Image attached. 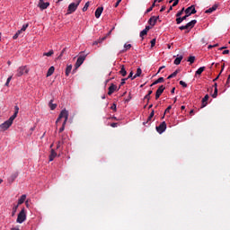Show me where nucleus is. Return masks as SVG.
<instances>
[{
    "mask_svg": "<svg viewBox=\"0 0 230 230\" xmlns=\"http://www.w3.org/2000/svg\"><path fill=\"white\" fill-rule=\"evenodd\" d=\"M67 119H69V111L66 109L62 110L56 120V125H62L59 128V133L64 132L66 130V124L67 123Z\"/></svg>",
    "mask_w": 230,
    "mask_h": 230,
    "instance_id": "obj_1",
    "label": "nucleus"
},
{
    "mask_svg": "<svg viewBox=\"0 0 230 230\" xmlns=\"http://www.w3.org/2000/svg\"><path fill=\"white\" fill-rule=\"evenodd\" d=\"M82 0H75V2L71 3L68 5L66 15H71V13H75V11L78 10V6H80Z\"/></svg>",
    "mask_w": 230,
    "mask_h": 230,
    "instance_id": "obj_2",
    "label": "nucleus"
},
{
    "mask_svg": "<svg viewBox=\"0 0 230 230\" xmlns=\"http://www.w3.org/2000/svg\"><path fill=\"white\" fill-rule=\"evenodd\" d=\"M17 224H22L23 222H26V209L22 208L20 213L18 214Z\"/></svg>",
    "mask_w": 230,
    "mask_h": 230,
    "instance_id": "obj_3",
    "label": "nucleus"
},
{
    "mask_svg": "<svg viewBox=\"0 0 230 230\" xmlns=\"http://www.w3.org/2000/svg\"><path fill=\"white\" fill-rule=\"evenodd\" d=\"M28 73H30V69H28V66H22L16 70V76L21 77L22 76V75H28Z\"/></svg>",
    "mask_w": 230,
    "mask_h": 230,
    "instance_id": "obj_4",
    "label": "nucleus"
},
{
    "mask_svg": "<svg viewBox=\"0 0 230 230\" xmlns=\"http://www.w3.org/2000/svg\"><path fill=\"white\" fill-rule=\"evenodd\" d=\"M85 58H87V55H82L80 54L76 62H75V69H78V67H80V66H82V64H84V62H85Z\"/></svg>",
    "mask_w": 230,
    "mask_h": 230,
    "instance_id": "obj_5",
    "label": "nucleus"
},
{
    "mask_svg": "<svg viewBox=\"0 0 230 230\" xmlns=\"http://www.w3.org/2000/svg\"><path fill=\"white\" fill-rule=\"evenodd\" d=\"M12 125H13V123L7 119L0 125V128L1 130H3V132H4L8 130L12 127Z\"/></svg>",
    "mask_w": 230,
    "mask_h": 230,
    "instance_id": "obj_6",
    "label": "nucleus"
},
{
    "mask_svg": "<svg viewBox=\"0 0 230 230\" xmlns=\"http://www.w3.org/2000/svg\"><path fill=\"white\" fill-rule=\"evenodd\" d=\"M185 13L187 17H190V15H193L194 13H197V9H195V5H190L185 10Z\"/></svg>",
    "mask_w": 230,
    "mask_h": 230,
    "instance_id": "obj_7",
    "label": "nucleus"
},
{
    "mask_svg": "<svg viewBox=\"0 0 230 230\" xmlns=\"http://www.w3.org/2000/svg\"><path fill=\"white\" fill-rule=\"evenodd\" d=\"M166 130V122L163 121L158 127H156V131L158 134H163Z\"/></svg>",
    "mask_w": 230,
    "mask_h": 230,
    "instance_id": "obj_8",
    "label": "nucleus"
},
{
    "mask_svg": "<svg viewBox=\"0 0 230 230\" xmlns=\"http://www.w3.org/2000/svg\"><path fill=\"white\" fill-rule=\"evenodd\" d=\"M38 6L40 10H46L49 6V2H44V0H40Z\"/></svg>",
    "mask_w": 230,
    "mask_h": 230,
    "instance_id": "obj_9",
    "label": "nucleus"
},
{
    "mask_svg": "<svg viewBox=\"0 0 230 230\" xmlns=\"http://www.w3.org/2000/svg\"><path fill=\"white\" fill-rule=\"evenodd\" d=\"M164 89H166L164 85L159 86V88L156 90V93H155V100H159V98L161 97V94L164 93Z\"/></svg>",
    "mask_w": 230,
    "mask_h": 230,
    "instance_id": "obj_10",
    "label": "nucleus"
},
{
    "mask_svg": "<svg viewBox=\"0 0 230 230\" xmlns=\"http://www.w3.org/2000/svg\"><path fill=\"white\" fill-rule=\"evenodd\" d=\"M158 19H159V16H152L148 20V24H150V26H155V24L157 23Z\"/></svg>",
    "mask_w": 230,
    "mask_h": 230,
    "instance_id": "obj_11",
    "label": "nucleus"
},
{
    "mask_svg": "<svg viewBox=\"0 0 230 230\" xmlns=\"http://www.w3.org/2000/svg\"><path fill=\"white\" fill-rule=\"evenodd\" d=\"M117 89H118V86L114 84H111V86L108 89L109 96H111L114 93V91H116Z\"/></svg>",
    "mask_w": 230,
    "mask_h": 230,
    "instance_id": "obj_12",
    "label": "nucleus"
},
{
    "mask_svg": "<svg viewBox=\"0 0 230 230\" xmlns=\"http://www.w3.org/2000/svg\"><path fill=\"white\" fill-rule=\"evenodd\" d=\"M102 13H103V7H98L95 11L96 19H100V17H102Z\"/></svg>",
    "mask_w": 230,
    "mask_h": 230,
    "instance_id": "obj_13",
    "label": "nucleus"
},
{
    "mask_svg": "<svg viewBox=\"0 0 230 230\" xmlns=\"http://www.w3.org/2000/svg\"><path fill=\"white\" fill-rule=\"evenodd\" d=\"M195 24H197V20H192L186 23L185 26H187V30H191V28H195Z\"/></svg>",
    "mask_w": 230,
    "mask_h": 230,
    "instance_id": "obj_14",
    "label": "nucleus"
},
{
    "mask_svg": "<svg viewBox=\"0 0 230 230\" xmlns=\"http://www.w3.org/2000/svg\"><path fill=\"white\" fill-rule=\"evenodd\" d=\"M218 8V4H215L212 7L205 11V13H213Z\"/></svg>",
    "mask_w": 230,
    "mask_h": 230,
    "instance_id": "obj_15",
    "label": "nucleus"
},
{
    "mask_svg": "<svg viewBox=\"0 0 230 230\" xmlns=\"http://www.w3.org/2000/svg\"><path fill=\"white\" fill-rule=\"evenodd\" d=\"M55 157H57V152H55V149H51L50 155L49 156V162L51 163V161H54Z\"/></svg>",
    "mask_w": 230,
    "mask_h": 230,
    "instance_id": "obj_16",
    "label": "nucleus"
},
{
    "mask_svg": "<svg viewBox=\"0 0 230 230\" xmlns=\"http://www.w3.org/2000/svg\"><path fill=\"white\" fill-rule=\"evenodd\" d=\"M119 73V75H121V76H127V70L125 69V65L120 66V70Z\"/></svg>",
    "mask_w": 230,
    "mask_h": 230,
    "instance_id": "obj_17",
    "label": "nucleus"
},
{
    "mask_svg": "<svg viewBox=\"0 0 230 230\" xmlns=\"http://www.w3.org/2000/svg\"><path fill=\"white\" fill-rule=\"evenodd\" d=\"M17 177H19V172H14L10 176V178L8 179V181L13 182V181H15Z\"/></svg>",
    "mask_w": 230,
    "mask_h": 230,
    "instance_id": "obj_18",
    "label": "nucleus"
},
{
    "mask_svg": "<svg viewBox=\"0 0 230 230\" xmlns=\"http://www.w3.org/2000/svg\"><path fill=\"white\" fill-rule=\"evenodd\" d=\"M163 82H164V77H159L151 84V87H153V85H157V84H163Z\"/></svg>",
    "mask_w": 230,
    "mask_h": 230,
    "instance_id": "obj_19",
    "label": "nucleus"
},
{
    "mask_svg": "<svg viewBox=\"0 0 230 230\" xmlns=\"http://www.w3.org/2000/svg\"><path fill=\"white\" fill-rule=\"evenodd\" d=\"M25 200H26V194H23L18 199V206H21V204H24Z\"/></svg>",
    "mask_w": 230,
    "mask_h": 230,
    "instance_id": "obj_20",
    "label": "nucleus"
},
{
    "mask_svg": "<svg viewBox=\"0 0 230 230\" xmlns=\"http://www.w3.org/2000/svg\"><path fill=\"white\" fill-rule=\"evenodd\" d=\"M73 69V65H67L66 68V75L69 76L71 75V71Z\"/></svg>",
    "mask_w": 230,
    "mask_h": 230,
    "instance_id": "obj_21",
    "label": "nucleus"
},
{
    "mask_svg": "<svg viewBox=\"0 0 230 230\" xmlns=\"http://www.w3.org/2000/svg\"><path fill=\"white\" fill-rule=\"evenodd\" d=\"M209 100V95H205L202 99V107H206L208 105V101Z\"/></svg>",
    "mask_w": 230,
    "mask_h": 230,
    "instance_id": "obj_22",
    "label": "nucleus"
},
{
    "mask_svg": "<svg viewBox=\"0 0 230 230\" xmlns=\"http://www.w3.org/2000/svg\"><path fill=\"white\" fill-rule=\"evenodd\" d=\"M55 73V66H50L47 72V76H51Z\"/></svg>",
    "mask_w": 230,
    "mask_h": 230,
    "instance_id": "obj_23",
    "label": "nucleus"
},
{
    "mask_svg": "<svg viewBox=\"0 0 230 230\" xmlns=\"http://www.w3.org/2000/svg\"><path fill=\"white\" fill-rule=\"evenodd\" d=\"M130 48H132V44L130 43H126L124 45V49H122V53H125V51H128V49H130Z\"/></svg>",
    "mask_w": 230,
    "mask_h": 230,
    "instance_id": "obj_24",
    "label": "nucleus"
},
{
    "mask_svg": "<svg viewBox=\"0 0 230 230\" xmlns=\"http://www.w3.org/2000/svg\"><path fill=\"white\" fill-rule=\"evenodd\" d=\"M49 107L50 111H55V109H57V104L53 103V100H50V102L49 103Z\"/></svg>",
    "mask_w": 230,
    "mask_h": 230,
    "instance_id": "obj_25",
    "label": "nucleus"
},
{
    "mask_svg": "<svg viewBox=\"0 0 230 230\" xmlns=\"http://www.w3.org/2000/svg\"><path fill=\"white\" fill-rule=\"evenodd\" d=\"M142 73H143V70H141V67H138L137 69V73H136V75H134L133 78H137V77L141 76Z\"/></svg>",
    "mask_w": 230,
    "mask_h": 230,
    "instance_id": "obj_26",
    "label": "nucleus"
},
{
    "mask_svg": "<svg viewBox=\"0 0 230 230\" xmlns=\"http://www.w3.org/2000/svg\"><path fill=\"white\" fill-rule=\"evenodd\" d=\"M181 62H182V56H180L174 59L175 66H179V64H181Z\"/></svg>",
    "mask_w": 230,
    "mask_h": 230,
    "instance_id": "obj_27",
    "label": "nucleus"
},
{
    "mask_svg": "<svg viewBox=\"0 0 230 230\" xmlns=\"http://www.w3.org/2000/svg\"><path fill=\"white\" fill-rule=\"evenodd\" d=\"M206 69V66H200L197 71H196V75H202L204 73V70Z\"/></svg>",
    "mask_w": 230,
    "mask_h": 230,
    "instance_id": "obj_28",
    "label": "nucleus"
},
{
    "mask_svg": "<svg viewBox=\"0 0 230 230\" xmlns=\"http://www.w3.org/2000/svg\"><path fill=\"white\" fill-rule=\"evenodd\" d=\"M55 51H53V49H50L49 52H44L43 57H52Z\"/></svg>",
    "mask_w": 230,
    "mask_h": 230,
    "instance_id": "obj_29",
    "label": "nucleus"
},
{
    "mask_svg": "<svg viewBox=\"0 0 230 230\" xmlns=\"http://www.w3.org/2000/svg\"><path fill=\"white\" fill-rule=\"evenodd\" d=\"M179 74V70H175L172 74H171L167 78L168 80L172 79V78H175V76H177V75Z\"/></svg>",
    "mask_w": 230,
    "mask_h": 230,
    "instance_id": "obj_30",
    "label": "nucleus"
},
{
    "mask_svg": "<svg viewBox=\"0 0 230 230\" xmlns=\"http://www.w3.org/2000/svg\"><path fill=\"white\" fill-rule=\"evenodd\" d=\"M15 118H17V113H13V114L8 119V120H10L11 122L13 123V120L15 119Z\"/></svg>",
    "mask_w": 230,
    "mask_h": 230,
    "instance_id": "obj_31",
    "label": "nucleus"
},
{
    "mask_svg": "<svg viewBox=\"0 0 230 230\" xmlns=\"http://www.w3.org/2000/svg\"><path fill=\"white\" fill-rule=\"evenodd\" d=\"M154 115H155V111H152L149 117L147 118L146 123H148V121H152V118H154Z\"/></svg>",
    "mask_w": 230,
    "mask_h": 230,
    "instance_id": "obj_32",
    "label": "nucleus"
},
{
    "mask_svg": "<svg viewBox=\"0 0 230 230\" xmlns=\"http://www.w3.org/2000/svg\"><path fill=\"white\" fill-rule=\"evenodd\" d=\"M188 62H190V64H193L195 62V57L194 56L189 57Z\"/></svg>",
    "mask_w": 230,
    "mask_h": 230,
    "instance_id": "obj_33",
    "label": "nucleus"
},
{
    "mask_svg": "<svg viewBox=\"0 0 230 230\" xmlns=\"http://www.w3.org/2000/svg\"><path fill=\"white\" fill-rule=\"evenodd\" d=\"M89 4H90L89 2L85 3L84 6L83 7V12H87V10L89 9Z\"/></svg>",
    "mask_w": 230,
    "mask_h": 230,
    "instance_id": "obj_34",
    "label": "nucleus"
},
{
    "mask_svg": "<svg viewBox=\"0 0 230 230\" xmlns=\"http://www.w3.org/2000/svg\"><path fill=\"white\" fill-rule=\"evenodd\" d=\"M218 96V88H215L214 93L212 94V98H217Z\"/></svg>",
    "mask_w": 230,
    "mask_h": 230,
    "instance_id": "obj_35",
    "label": "nucleus"
},
{
    "mask_svg": "<svg viewBox=\"0 0 230 230\" xmlns=\"http://www.w3.org/2000/svg\"><path fill=\"white\" fill-rule=\"evenodd\" d=\"M183 22L182 17L179 16L176 18V24H181Z\"/></svg>",
    "mask_w": 230,
    "mask_h": 230,
    "instance_id": "obj_36",
    "label": "nucleus"
},
{
    "mask_svg": "<svg viewBox=\"0 0 230 230\" xmlns=\"http://www.w3.org/2000/svg\"><path fill=\"white\" fill-rule=\"evenodd\" d=\"M169 3H172V6H177V4H179V0H170Z\"/></svg>",
    "mask_w": 230,
    "mask_h": 230,
    "instance_id": "obj_37",
    "label": "nucleus"
},
{
    "mask_svg": "<svg viewBox=\"0 0 230 230\" xmlns=\"http://www.w3.org/2000/svg\"><path fill=\"white\" fill-rule=\"evenodd\" d=\"M127 78H128H128H130L131 80H136V78H134V72L131 71Z\"/></svg>",
    "mask_w": 230,
    "mask_h": 230,
    "instance_id": "obj_38",
    "label": "nucleus"
},
{
    "mask_svg": "<svg viewBox=\"0 0 230 230\" xmlns=\"http://www.w3.org/2000/svg\"><path fill=\"white\" fill-rule=\"evenodd\" d=\"M182 13H184V7L176 13V17H181V15H182Z\"/></svg>",
    "mask_w": 230,
    "mask_h": 230,
    "instance_id": "obj_39",
    "label": "nucleus"
},
{
    "mask_svg": "<svg viewBox=\"0 0 230 230\" xmlns=\"http://www.w3.org/2000/svg\"><path fill=\"white\" fill-rule=\"evenodd\" d=\"M10 82H12V76H9L5 82V86L8 87L10 85Z\"/></svg>",
    "mask_w": 230,
    "mask_h": 230,
    "instance_id": "obj_40",
    "label": "nucleus"
},
{
    "mask_svg": "<svg viewBox=\"0 0 230 230\" xmlns=\"http://www.w3.org/2000/svg\"><path fill=\"white\" fill-rule=\"evenodd\" d=\"M148 32L145 30H143L141 32H140V37L141 39H144V36L146 35Z\"/></svg>",
    "mask_w": 230,
    "mask_h": 230,
    "instance_id": "obj_41",
    "label": "nucleus"
},
{
    "mask_svg": "<svg viewBox=\"0 0 230 230\" xmlns=\"http://www.w3.org/2000/svg\"><path fill=\"white\" fill-rule=\"evenodd\" d=\"M28 26H29L28 23L27 24H23L22 29H21V31H26V30L28 29Z\"/></svg>",
    "mask_w": 230,
    "mask_h": 230,
    "instance_id": "obj_42",
    "label": "nucleus"
},
{
    "mask_svg": "<svg viewBox=\"0 0 230 230\" xmlns=\"http://www.w3.org/2000/svg\"><path fill=\"white\" fill-rule=\"evenodd\" d=\"M180 85H181V87H188V84L184 81H180Z\"/></svg>",
    "mask_w": 230,
    "mask_h": 230,
    "instance_id": "obj_43",
    "label": "nucleus"
},
{
    "mask_svg": "<svg viewBox=\"0 0 230 230\" xmlns=\"http://www.w3.org/2000/svg\"><path fill=\"white\" fill-rule=\"evenodd\" d=\"M111 111H114V112H116L117 111V107H116V103H113L111 107Z\"/></svg>",
    "mask_w": 230,
    "mask_h": 230,
    "instance_id": "obj_44",
    "label": "nucleus"
},
{
    "mask_svg": "<svg viewBox=\"0 0 230 230\" xmlns=\"http://www.w3.org/2000/svg\"><path fill=\"white\" fill-rule=\"evenodd\" d=\"M127 80H128V78L121 79L120 85H125V84H126Z\"/></svg>",
    "mask_w": 230,
    "mask_h": 230,
    "instance_id": "obj_45",
    "label": "nucleus"
},
{
    "mask_svg": "<svg viewBox=\"0 0 230 230\" xmlns=\"http://www.w3.org/2000/svg\"><path fill=\"white\" fill-rule=\"evenodd\" d=\"M179 30H188V27L186 25H181L179 27Z\"/></svg>",
    "mask_w": 230,
    "mask_h": 230,
    "instance_id": "obj_46",
    "label": "nucleus"
},
{
    "mask_svg": "<svg viewBox=\"0 0 230 230\" xmlns=\"http://www.w3.org/2000/svg\"><path fill=\"white\" fill-rule=\"evenodd\" d=\"M154 46H155V39L151 40V48H154Z\"/></svg>",
    "mask_w": 230,
    "mask_h": 230,
    "instance_id": "obj_47",
    "label": "nucleus"
},
{
    "mask_svg": "<svg viewBox=\"0 0 230 230\" xmlns=\"http://www.w3.org/2000/svg\"><path fill=\"white\" fill-rule=\"evenodd\" d=\"M60 146H62V142L61 141H58L57 143V149L60 148Z\"/></svg>",
    "mask_w": 230,
    "mask_h": 230,
    "instance_id": "obj_48",
    "label": "nucleus"
},
{
    "mask_svg": "<svg viewBox=\"0 0 230 230\" xmlns=\"http://www.w3.org/2000/svg\"><path fill=\"white\" fill-rule=\"evenodd\" d=\"M111 127H112V128H116V127H118V123L113 122L111 124Z\"/></svg>",
    "mask_w": 230,
    "mask_h": 230,
    "instance_id": "obj_49",
    "label": "nucleus"
},
{
    "mask_svg": "<svg viewBox=\"0 0 230 230\" xmlns=\"http://www.w3.org/2000/svg\"><path fill=\"white\" fill-rule=\"evenodd\" d=\"M14 110H15L14 113L19 114V106H14Z\"/></svg>",
    "mask_w": 230,
    "mask_h": 230,
    "instance_id": "obj_50",
    "label": "nucleus"
},
{
    "mask_svg": "<svg viewBox=\"0 0 230 230\" xmlns=\"http://www.w3.org/2000/svg\"><path fill=\"white\" fill-rule=\"evenodd\" d=\"M151 28H152V27H150V26H146V28L144 29V31L148 33V31H150V29H151Z\"/></svg>",
    "mask_w": 230,
    "mask_h": 230,
    "instance_id": "obj_51",
    "label": "nucleus"
},
{
    "mask_svg": "<svg viewBox=\"0 0 230 230\" xmlns=\"http://www.w3.org/2000/svg\"><path fill=\"white\" fill-rule=\"evenodd\" d=\"M152 10H154L152 7H149L148 9H146V13H150V12H152Z\"/></svg>",
    "mask_w": 230,
    "mask_h": 230,
    "instance_id": "obj_52",
    "label": "nucleus"
},
{
    "mask_svg": "<svg viewBox=\"0 0 230 230\" xmlns=\"http://www.w3.org/2000/svg\"><path fill=\"white\" fill-rule=\"evenodd\" d=\"M13 39L15 40L16 39H19V34L17 32L13 36Z\"/></svg>",
    "mask_w": 230,
    "mask_h": 230,
    "instance_id": "obj_53",
    "label": "nucleus"
},
{
    "mask_svg": "<svg viewBox=\"0 0 230 230\" xmlns=\"http://www.w3.org/2000/svg\"><path fill=\"white\" fill-rule=\"evenodd\" d=\"M223 55H229V50L228 49L224 50Z\"/></svg>",
    "mask_w": 230,
    "mask_h": 230,
    "instance_id": "obj_54",
    "label": "nucleus"
},
{
    "mask_svg": "<svg viewBox=\"0 0 230 230\" xmlns=\"http://www.w3.org/2000/svg\"><path fill=\"white\" fill-rule=\"evenodd\" d=\"M172 111V106H168L167 109L165 110V112H170Z\"/></svg>",
    "mask_w": 230,
    "mask_h": 230,
    "instance_id": "obj_55",
    "label": "nucleus"
},
{
    "mask_svg": "<svg viewBox=\"0 0 230 230\" xmlns=\"http://www.w3.org/2000/svg\"><path fill=\"white\" fill-rule=\"evenodd\" d=\"M164 10H166V6L163 5L160 9V12H164Z\"/></svg>",
    "mask_w": 230,
    "mask_h": 230,
    "instance_id": "obj_56",
    "label": "nucleus"
},
{
    "mask_svg": "<svg viewBox=\"0 0 230 230\" xmlns=\"http://www.w3.org/2000/svg\"><path fill=\"white\" fill-rule=\"evenodd\" d=\"M145 100L149 101V100H150V94H146V95L145 96Z\"/></svg>",
    "mask_w": 230,
    "mask_h": 230,
    "instance_id": "obj_57",
    "label": "nucleus"
},
{
    "mask_svg": "<svg viewBox=\"0 0 230 230\" xmlns=\"http://www.w3.org/2000/svg\"><path fill=\"white\" fill-rule=\"evenodd\" d=\"M105 39H107V37H102V39L99 40V42H103V40H105Z\"/></svg>",
    "mask_w": 230,
    "mask_h": 230,
    "instance_id": "obj_58",
    "label": "nucleus"
},
{
    "mask_svg": "<svg viewBox=\"0 0 230 230\" xmlns=\"http://www.w3.org/2000/svg\"><path fill=\"white\" fill-rule=\"evenodd\" d=\"M188 17L190 16H187V14H185L184 16L181 17L182 21H186V19H188Z\"/></svg>",
    "mask_w": 230,
    "mask_h": 230,
    "instance_id": "obj_59",
    "label": "nucleus"
},
{
    "mask_svg": "<svg viewBox=\"0 0 230 230\" xmlns=\"http://www.w3.org/2000/svg\"><path fill=\"white\" fill-rule=\"evenodd\" d=\"M172 10H173V6H172V5L170 6V8H169V10L167 11V13H170V12H172Z\"/></svg>",
    "mask_w": 230,
    "mask_h": 230,
    "instance_id": "obj_60",
    "label": "nucleus"
},
{
    "mask_svg": "<svg viewBox=\"0 0 230 230\" xmlns=\"http://www.w3.org/2000/svg\"><path fill=\"white\" fill-rule=\"evenodd\" d=\"M118 6H119V2H116L114 4V8H118Z\"/></svg>",
    "mask_w": 230,
    "mask_h": 230,
    "instance_id": "obj_61",
    "label": "nucleus"
},
{
    "mask_svg": "<svg viewBox=\"0 0 230 230\" xmlns=\"http://www.w3.org/2000/svg\"><path fill=\"white\" fill-rule=\"evenodd\" d=\"M229 82H230V80L227 79V80H226V87H229Z\"/></svg>",
    "mask_w": 230,
    "mask_h": 230,
    "instance_id": "obj_62",
    "label": "nucleus"
},
{
    "mask_svg": "<svg viewBox=\"0 0 230 230\" xmlns=\"http://www.w3.org/2000/svg\"><path fill=\"white\" fill-rule=\"evenodd\" d=\"M171 93H172V94H174V93H175V87H173V88L171 90Z\"/></svg>",
    "mask_w": 230,
    "mask_h": 230,
    "instance_id": "obj_63",
    "label": "nucleus"
},
{
    "mask_svg": "<svg viewBox=\"0 0 230 230\" xmlns=\"http://www.w3.org/2000/svg\"><path fill=\"white\" fill-rule=\"evenodd\" d=\"M11 230H19V226L13 227Z\"/></svg>",
    "mask_w": 230,
    "mask_h": 230,
    "instance_id": "obj_64",
    "label": "nucleus"
}]
</instances>
